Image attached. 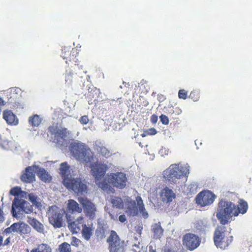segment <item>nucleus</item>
I'll return each mask as SVG.
<instances>
[{
	"instance_id": "nucleus-1",
	"label": "nucleus",
	"mask_w": 252,
	"mask_h": 252,
	"mask_svg": "<svg viewBox=\"0 0 252 252\" xmlns=\"http://www.w3.org/2000/svg\"><path fill=\"white\" fill-rule=\"evenodd\" d=\"M189 168L188 163L172 164L163 171L162 177L170 184H176L182 177L187 176L189 174Z\"/></svg>"
},
{
	"instance_id": "nucleus-2",
	"label": "nucleus",
	"mask_w": 252,
	"mask_h": 252,
	"mask_svg": "<svg viewBox=\"0 0 252 252\" xmlns=\"http://www.w3.org/2000/svg\"><path fill=\"white\" fill-rule=\"evenodd\" d=\"M238 214L236 206L232 202L221 200L219 203L216 217L221 224H227L233 216H237Z\"/></svg>"
},
{
	"instance_id": "nucleus-3",
	"label": "nucleus",
	"mask_w": 252,
	"mask_h": 252,
	"mask_svg": "<svg viewBox=\"0 0 252 252\" xmlns=\"http://www.w3.org/2000/svg\"><path fill=\"white\" fill-rule=\"evenodd\" d=\"M69 149L74 157L80 162L88 163L93 159V153L91 149L80 141L72 142Z\"/></svg>"
},
{
	"instance_id": "nucleus-4",
	"label": "nucleus",
	"mask_w": 252,
	"mask_h": 252,
	"mask_svg": "<svg viewBox=\"0 0 252 252\" xmlns=\"http://www.w3.org/2000/svg\"><path fill=\"white\" fill-rule=\"evenodd\" d=\"M126 213L129 216H136L138 215V212L142 214L143 218L146 219L149 215L146 211L143 200L140 196L136 197V201H133L131 198L126 199Z\"/></svg>"
},
{
	"instance_id": "nucleus-5",
	"label": "nucleus",
	"mask_w": 252,
	"mask_h": 252,
	"mask_svg": "<svg viewBox=\"0 0 252 252\" xmlns=\"http://www.w3.org/2000/svg\"><path fill=\"white\" fill-rule=\"evenodd\" d=\"M93 176L95 179V183L98 187L105 190L107 189V184L104 182H101L105 173L108 170V166L105 164H99L94 162L91 165Z\"/></svg>"
},
{
	"instance_id": "nucleus-6",
	"label": "nucleus",
	"mask_w": 252,
	"mask_h": 252,
	"mask_svg": "<svg viewBox=\"0 0 252 252\" xmlns=\"http://www.w3.org/2000/svg\"><path fill=\"white\" fill-rule=\"evenodd\" d=\"M63 185L75 193L83 194L87 192L88 188L86 182L79 178H74L70 176V178L64 179Z\"/></svg>"
},
{
	"instance_id": "nucleus-7",
	"label": "nucleus",
	"mask_w": 252,
	"mask_h": 252,
	"mask_svg": "<svg viewBox=\"0 0 252 252\" xmlns=\"http://www.w3.org/2000/svg\"><path fill=\"white\" fill-rule=\"evenodd\" d=\"M224 226H219L214 233V241L216 246L221 249H225L232 241V236H227Z\"/></svg>"
},
{
	"instance_id": "nucleus-8",
	"label": "nucleus",
	"mask_w": 252,
	"mask_h": 252,
	"mask_svg": "<svg viewBox=\"0 0 252 252\" xmlns=\"http://www.w3.org/2000/svg\"><path fill=\"white\" fill-rule=\"evenodd\" d=\"M47 216L49 223L54 228H61L63 226V214L60 212V210L57 206L49 207L47 212Z\"/></svg>"
},
{
	"instance_id": "nucleus-9",
	"label": "nucleus",
	"mask_w": 252,
	"mask_h": 252,
	"mask_svg": "<svg viewBox=\"0 0 252 252\" xmlns=\"http://www.w3.org/2000/svg\"><path fill=\"white\" fill-rule=\"evenodd\" d=\"M0 147L3 150H12L16 153L21 150V147L11 139L7 130L0 133Z\"/></svg>"
},
{
	"instance_id": "nucleus-10",
	"label": "nucleus",
	"mask_w": 252,
	"mask_h": 252,
	"mask_svg": "<svg viewBox=\"0 0 252 252\" xmlns=\"http://www.w3.org/2000/svg\"><path fill=\"white\" fill-rule=\"evenodd\" d=\"M106 179L109 183L120 189L125 188L127 182L126 175L121 172L108 174L106 176Z\"/></svg>"
},
{
	"instance_id": "nucleus-11",
	"label": "nucleus",
	"mask_w": 252,
	"mask_h": 252,
	"mask_svg": "<svg viewBox=\"0 0 252 252\" xmlns=\"http://www.w3.org/2000/svg\"><path fill=\"white\" fill-rule=\"evenodd\" d=\"M107 241L109 243L110 252H124L123 242L120 241L119 236L115 231H111Z\"/></svg>"
},
{
	"instance_id": "nucleus-12",
	"label": "nucleus",
	"mask_w": 252,
	"mask_h": 252,
	"mask_svg": "<svg viewBox=\"0 0 252 252\" xmlns=\"http://www.w3.org/2000/svg\"><path fill=\"white\" fill-rule=\"evenodd\" d=\"M216 196L209 190L200 192L196 197V203L202 207L210 205L214 201Z\"/></svg>"
},
{
	"instance_id": "nucleus-13",
	"label": "nucleus",
	"mask_w": 252,
	"mask_h": 252,
	"mask_svg": "<svg viewBox=\"0 0 252 252\" xmlns=\"http://www.w3.org/2000/svg\"><path fill=\"white\" fill-rule=\"evenodd\" d=\"M78 201L83 207L84 211L90 219H94L95 216L96 207L95 205L85 197L78 198Z\"/></svg>"
},
{
	"instance_id": "nucleus-14",
	"label": "nucleus",
	"mask_w": 252,
	"mask_h": 252,
	"mask_svg": "<svg viewBox=\"0 0 252 252\" xmlns=\"http://www.w3.org/2000/svg\"><path fill=\"white\" fill-rule=\"evenodd\" d=\"M183 243L189 250L192 251L199 246L200 239L194 234L187 233L183 237Z\"/></svg>"
},
{
	"instance_id": "nucleus-15",
	"label": "nucleus",
	"mask_w": 252,
	"mask_h": 252,
	"mask_svg": "<svg viewBox=\"0 0 252 252\" xmlns=\"http://www.w3.org/2000/svg\"><path fill=\"white\" fill-rule=\"evenodd\" d=\"M50 131L54 134V142L59 146H63L66 143V129L50 128Z\"/></svg>"
},
{
	"instance_id": "nucleus-16",
	"label": "nucleus",
	"mask_w": 252,
	"mask_h": 252,
	"mask_svg": "<svg viewBox=\"0 0 252 252\" xmlns=\"http://www.w3.org/2000/svg\"><path fill=\"white\" fill-rule=\"evenodd\" d=\"M26 202L24 199L15 198L11 209V212L14 218H20L22 215V210Z\"/></svg>"
},
{
	"instance_id": "nucleus-17",
	"label": "nucleus",
	"mask_w": 252,
	"mask_h": 252,
	"mask_svg": "<svg viewBox=\"0 0 252 252\" xmlns=\"http://www.w3.org/2000/svg\"><path fill=\"white\" fill-rule=\"evenodd\" d=\"M66 218L68 227L73 233H77L81 230V227L84 226V219L82 217L72 220L70 217L66 215Z\"/></svg>"
},
{
	"instance_id": "nucleus-18",
	"label": "nucleus",
	"mask_w": 252,
	"mask_h": 252,
	"mask_svg": "<svg viewBox=\"0 0 252 252\" xmlns=\"http://www.w3.org/2000/svg\"><path fill=\"white\" fill-rule=\"evenodd\" d=\"M36 165H32L26 168L21 176L22 181L27 183H32L34 180L35 173H36Z\"/></svg>"
},
{
	"instance_id": "nucleus-19",
	"label": "nucleus",
	"mask_w": 252,
	"mask_h": 252,
	"mask_svg": "<svg viewBox=\"0 0 252 252\" xmlns=\"http://www.w3.org/2000/svg\"><path fill=\"white\" fill-rule=\"evenodd\" d=\"M3 118L8 125L16 126L18 124V119L11 110H4L3 112Z\"/></svg>"
},
{
	"instance_id": "nucleus-20",
	"label": "nucleus",
	"mask_w": 252,
	"mask_h": 252,
	"mask_svg": "<svg viewBox=\"0 0 252 252\" xmlns=\"http://www.w3.org/2000/svg\"><path fill=\"white\" fill-rule=\"evenodd\" d=\"M28 223L38 232L43 233L44 231V225L31 215L28 216Z\"/></svg>"
},
{
	"instance_id": "nucleus-21",
	"label": "nucleus",
	"mask_w": 252,
	"mask_h": 252,
	"mask_svg": "<svg viewBox=\"0 0 252 252\" xmlns=\"http://www.w3.org/2000/svg\"><path fill=\"white\" fill-rule=\"evenodd\" d=\"M160 196L162 200L164 202H169L172 201L173 199L175 198V194L171 189L166 187L163 189L160 193Z\"/></svg>"
},
{
	"instance_id": "nucleus-22",
	"label": "nucleus",
	"mask_w": 252,
	"mask_h": 252,
	"mask_svg": "<svg viewBox=\"0 0 252 252\" xmlns=\"http://www.w3.org/2000/svg\"><path fill=\"white\" fill-rule=\"evenodd\" d=\"M67 211L71 213H80L82 211V209L76 201L70 199L67 204Z\"/></svg>"
},
{
	"instance_id": "nucleus-23",
	"label": "nucleus",
	"mask_w": 252,
	"mask_h": 252,
	"mask_svg": "<svg viewBox=\"0 0 252 252\" xmlns=\"http://www.w3.org/2000/svg\"><path fill=\"white\" fill-rule=\"evenodd\" d=\"M197 185L194 182H191L185 184L182 188L183 191L186 194H194L197 192Z\"/></svg>"
},
{
	"instance_id": "nucleus-24",
	"label": "nucleus",
	"mask_w": 252,
	"mask_h": 252,
	"mask_svg": "<svg viewBox=\"0 0 252 252\" xmlns=\"http://www.w3.org/2000/svg\"><path fill=\"white\" fill-rule=\"evenodd\" d=\"M60 173L63 179V182L65 178H70L71 175L70 173L69 166L67 162H64L60 164Z\"/></svg>"
},
{
	"instance_id": "nucleus-25",
	"label": "nucleus",
	"mask_w": 252,
	"mask_h": 252,
	"mask_svg": "<svg viewBox=\"0 0 252 252\" xmlns=\"http://www.w3.org/2000/svg\"><path fill=\"white\" fill-rule=\"evenodd\" d=\"M36 174L40 179L45 182H48L51 180V176L44 168H40L36 165Z\"/></svg>"
},
{
	"instance_id": "nucleus-26",
	"label": "nucleus",
	"mask_w": 252,
	"mask_h": 252,
	"mask_svg": "<svg viewBox=\"0 0 252 252\" xmlns=\"http://www.w3.org/2000/svg\"><path fill=\"white\" fill-rule=\"evenodd\" d=\"M152 230L154 233V238H160L163 235V229L161 227L160 222L152 225Z\"/></svg>"
},
{
	"instance_id": "nucleus-27",
	"label": "nucleus",
	"mask_w": 252,
	"mask_h": 252,
	"mask_svg": "<svg viewBox=\"0 0 252 252\" xmlns=\"http://www.w3.org/2000/svg\"><path fill=\"white\" fill-rule=\"evenodd\" d=\"M94 229L91 227H88L86 225H84L82 230V234L83 238L86 240H89L91 236L93 235Z\"/></svg>"
},
{
	"instance_id": "nucleus-28",
	"label": "nucleus",
	"mask_w": 252,
	"mask_h": 252,
	"mask_svg": "<svg viewBox=\"0 0 252 252\" xmlns=\"http://www.w3.org/2000/svg\"><path fill=\"white\" fill-rule=\"evenodd\" d=\"M95 149L100 155L106 158L109 157L111 155L110 151L102 145L95 144Z\"/></svg>"
},
{
	"instance_id": "nucleus-29",
	"label": "nucleus",
	"mask_w": 252,
	"mask_h": 252,
	"mask_svg": "<svg viewBox=\"0 0 252 252\" xmlns=\"http://www.w3.org/2000/svg\"><path fill=\"white\" fill-rule=\"evenodd\" d=\"M31 231L30 227L24 222H19L18 233L21 234H28Z\"/></svg>"
},
{
	"instance_id": "nucleus-30",
	"label": "nucleus",
	"mask_w": 252,
	"mask_h": 252,
	"mask_svg": "<svg viewBox=\"0 0 252 252\" xmlns=\"http://www.w3.org/2000/svg\"><path fill=\"white\" fill-rule=\"evenodd\" d=\"M51 248L46 244L39 245L35 249L32 250L31 252H51Z\"/></svg>"
},
{
	"instance_id": "nucleus-31",
	"label": "nucleus",
	"mask_w": 252,
	"mask_h": 252,
	"mask_svg": "<svg viewBox=\"0 0 252 252\" xmlns=\"http://www.w3.org/2000/svg\"><path fill=\"white\" fill-rule=\"evenodd\" d=\"M29 200L37 207L41 206V199L36 195L33 193L28 194Z\"/></svg>"
},
{
	"instance_id": "nucleus-32",
	"label": "nucleus",
	"mask_w": 252,
	"mask_h": 252,
	"mask_svg": "<svg viewBox=\"0 0 252 252\" xmlns=\"http://www.w3.org/2000/svg\"><path fill=\"white\" fill-rule=\"evenodd\" d=\"M111 203L113 206L117 208H122L124 206V202L122 199L119 197L113 196L111 198Z\"/></svg>"
},
{
	"instance_id": "nucleus-33",
	"label": "nucleus",
	"mask_w": 252,
	"mask_h": 252,
	"mask_svg": "<svg viewBox=\"0 0 252 252\" xmlns=\"http://www.w3.org/2000/svg\"><path fill=\"white\" fill-rule=\"evenodd\" d=\"M29 122L30 125L33 126H38L41 122V119L37 115H34L29 118Z\"/></svg>"
},
{
	"instance_id": "nucleus-34",
	"label": "nucleus",
	"mask_w": 252,
	"mask_h": 252,
	"mask_svg": "<svg viewBox=\"0 0 252 252\" xmlns=\"http://www.w3.org/2000/svg\"><path fill=\"white\" fill-rule=\"evenodd\" d=\"M236 209L238 210L239 214H245L247 212L248 209L247 203L242 200H240L239 203V205L238 207H236Z\"/></svg>"
},
{
	"instance_id": "nucleus-35",
	"label": "nucleus",
	"mask_w": 252,
	"mask_h": 252,
	"mask_svg": "<svg viewBox=\"0 0 252 252\" xmlns=\"http://www.w3.org/2000/svg\"><path fill=\"white\" fill-rule=\"evenodd\" d=\"M19 226V222L14 223L9 227L5 229L4 232L6 234H10L15 232L18 233V228Z\"/></svg>"
},
{
	"instance_id": "nucleus-36",
	"label": "nucleus",
	"mask_w": 252,
	"mask_h": 252,
	"mask_svg": "<svg viewBox=\"0 0 252 252\" xmlns=\"http://www.w3.org/2000/svg\"><path fill=\"white\" fill-rule=\"evenodd\" d=\"M71 247L69 244L67 243H63L59 247L60 252H70Z\"/></svg>"
},
{
	"instance_id": "nucleus-37",
	"label": "nucleus",
	"mask_w": 252,
	"mask_h": 252,
	"mask_svg": "<svg viewBox=\"0 0 252 252\" xmlns=\"http://www.w3.org/2000/svg\"><path fill=\"white\" fill-rule=\"evenodd\" d=\"M9 192L11 195H13L14 196L19 195H22L23 191H22L21 190V189L19 187H15V188H12L10 190Z\"/></svg>"
},
{
	"instance_id": "nucleus-38",
	"label": "nucleus",
	"mask_w": 252,
	"mask_h": 252,
	"mask_svg": "<svg viewBox=\"0 0 252 252\" xmlns=\"http://www.w3.org/2000/svg\"><path fill=\"white\" fill-rule=\"evenodd\" d=\"M25 205L23 207L22 213L25 212L26 214H29L32 213V208L31 205H30L27 201L26 202Z\"/></svg>"
},
{
	"instance_id": "nucleus-39",
	"label": "nucleus",
	"mask_w": 252,
	"mask_h": 252,
	"mask_svg": "<svg viewBox=\"0 0 252 252\" xmlns=\"http://www.w3.org/2000/svg\"><path fill=\"white\" fill-rule=\"evenodd\" d=\"M189 97L194 101H197L199 98V93L196 91H192L190 94Z\"/></svg>"
},
{
	"instance_id": "nucleus-40",
	"label": "nucleus",
	"mask_w": 252,
	"mask_h": 252,
	"mask_svg": "<svg viewBox=\"0 0 252 252\" xmlns=\"http://www.w3.org/2000/svg\"><path fill=\"white\" fill-rule=\"evenodd\" d=\"M159 119L162 124L166 125L169 124L168 118L166 115L163 114L161 115L159 117Z\"/></svg>"
},
{
	"instance_id": "nucleus-41",
	"label": "nucleus",
	"mask_w": 252,
	"mask_h": 252,
	"mask_svg": "<svg viewBox=\"0 0 252 252\" xmlns=\"http://www.w3.org/2000/svg\"><path fill=\"white\" fill-rule=\"evenodd\" d=\"M178 96L180 98L185 99L187 98V92L184 90H181L179 92Z\"/></svg>"
},
{
	"instance_id": "nucleus-42",
	"label": "nucleus",
	"mask_w": 252,
	"mask_h": 252,
	"mask_svg": "<svg viewBox=\"0 0 252 252\" xmlns=\"http://www.w3.org/2000/svg\"><path fill=\"white\" fill-rule=\"evenodd\" d=\"M159 153L161 156H167L169 153V149L166 148L162 147L159 151Z\"/></svg>"
},
{
	"instance_id": "nucleus-43",
	"label": "nucleus",
	"mask_w": 252,
	"mask_h": 252,
	"mask_svg": "<svg viewBox=\"0 0 252 252\" xmlns=\"http://www.w3.org/2000/svg\"><path fill=\"white\" fill-rule=\"evenodd\" d=\"M80 122L82 125H86L89 122V119L87 116H83L79 120Z\"/></svg>"
},
{
	"instance_id": "nucleus-44",
	"label": "nucleus",
	"mask_w": 252,
	"mask_h": 252,
	"mask_svg": "<svg viewBox=\"0 0 252 252\" xmlns=\"http://www.w3.org/2000/svg\"><path fill=\"white\" fill-rule=\"evenodd\" d=\"M72 73L71 72H69L66 73L65 75V81L68 84L70 83L72 81Z\"/></svg>"
},
{
	"instance_id": "nucleus-45",
	"label": "nucleus",
	"mask_w": 252,
	"mask_h": 252,
	"mask_svg": "<svg viewBox=\"0 0 252 252\" xmlns=\"http://www.w3.org/2000/svg\"><path fill=\"white\" fill-rule=\"evenodd\" d=\"M96 235L100 238H102L104 236L103 229L100 228L96 229Z\"/></svg>"
},
{
	"instance_id": "nucleus-46",
	"label": "nucleus",
	"mask_w": 252,
	"mask_h": 252,
	"mask_svg": "<svg viewBox=\"0 0 252 252\" xmlns=\"http://www.w3.org/2000/svg\"><path fill=\"white\" fill-rule=\"evenodd\" d=\"M158 120V117L156 115H153L151 117V121L153 124H156Z\"/></svg>"
},
{
	"instance_id": "nucleus-47",
	"label": "nucleus",
	"mask_w": 252,
	"mask_h": 252,
	"mask_svg": "<svg viewBox=\"0 0 252 252\" xmlns=\"http://www.w3.org/2000/svg\"><path fill=\"white\" fill-rule=\"evenodd\" d=\"M4 220V217L3 211L0 208V223H2Z\"/></svg>"
},
{
	"instance_id": "nucleus-48",
	"label": "nucleus",
	"mask_w": 252,
	"mask_h": 252,
	"mask_svg": "<svg viewBox=\"0 0 252 252\" xmlns=\"http://www.w3.org/2000/svg\"><path fill=\"white\" fill-rule=\"evenodd\" d=\"M157 133L156 129L154 128H150L147 131L148 134L154 135Z\"/></svg>"
},
{
	"instance_id": "nucleus-49",
	"label": "nucleus",
	"mask_w": 252,
	"mask_h": 252,
	"mask_svg": "<svg viewBox=\"0 0 252 252\" xmlns=\"http://www.w3.org/2000/svg\"><path fill=\"white\" fill-rule=\"evenodd\" d=\"M119 220L121 222H124L126 221V218L125 215H121L119 217Z\"/></svg>"
},
{
	"instance_id": "nucleus-50",
	"label": "nucleus",
	"mask_w": 252,
	"mask_h": 252,
	"mask_svg": "<svg viewBox=\"0 0 252 252\" xmlns=\"http://www.w3.org/2000/svg\"><path fill=\"white\" fill-rule=\"evenodd\" d=\"M3 241V237L1 236H0V247L2 245Z\"/></svg>"
},
{
	"instance_id": "nucleus-51",
	"label": "nucleus",
	"mask_w": 252,
	"mask_h": 252,
	"mask_svg": "<svg viewBox=\"0 0 252 252\" xmlns=\"http://www.w3.org/2000/svg\"><path fill=\"white\" fill-rule=\"evenodd\" d=\"M8 242H9V240H8V239H7L5 241V242H4V245H5L7 244Z\"/></svg>"
},
{
	"instance_id": "nucleus-52",
	"label": "nucleus",
	"mask_w": 252,
	"mask_h": 252,
	"mask_svg": "<svg viewBox=\"0 0 252 252\" xmlns=\"http://www.w3.org/2000/svg\"><path fill=\"white\" fill-rule=\"evenodd\" d=\"M166 252H175L171 250H168Z\"/></svg>"
},
{
	"instance_id": "nucleus-53",
	"label": "nucleus",
	"mask_w": 252,
	"mask_h": 252,
	"mask_svg": "<svg viewBox=\"0 0 252 252\" xmlns=\"http://www.w3.org/2000/svg\"><path fill=\"white\" fill-rule=\"evenodd\" d=\"M141 135H142V137H145V133L142 134Z\"/></svg>"
},
{
	"instance_id": "nucleus-54",
	"label": "nucleus",
	"mask_w": 252,
	"mask_h": 252,
	"mask_svg": "<svg viewBox=\"0 0 252 252\" xmlns=\"http://www.w3.org/2000/svg\"><path fill=\"white\" fill-rule=\"evenodd\" d=\"M151 252H155L154 250H152Z\"/></svg>"
}]
</instances>
